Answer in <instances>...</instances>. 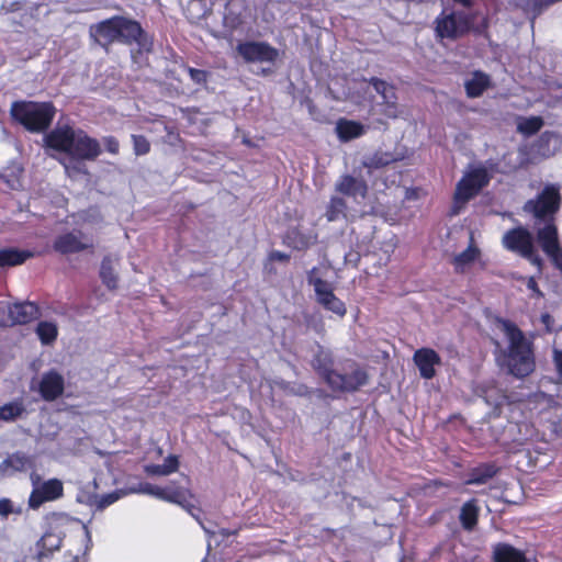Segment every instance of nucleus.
Segmentation results:
<instances>
[{
    "label": "nucleus",
    "instance_id": "0eeeda50",
    "mask_svg": "<svg viewBox=\"0 0 562 562\" xmlns=\"http://www.w3.org/2000/svg\"><path fill=\"white\" fill-rule=\"evenodd\" d=\"M143 492L160 501L177 504L187 509L191 515H193V510H199L193 504L194 496L191 491L176 481H170L165 486L146 483L143 486Z\"/></svg>",
    "mask_w": 562,
    "mask_h": 562
},
{
    "label": "nucleus",
    "instance_id": "2f4dec72",
    "mask_svg": "<svg viewBox=\"0 0 562 562\" xmlns=\"http://www.w3.org/2000/svg\"><path fill=\"white\" fill-rule=\"evenodd\" d=\"M498 472V468L494 463H482L472 469L469 473L467 484H485L493 479Z\"/></svg>",
    "mask_w": 562,
    "mask_h": 562
},
{
    "label": "nucleus",
    "instance_id": "4d7b16f0",
    "mask_svg": "<svg viewBox=\"0 0 562 562\" xmlns=\"http://www.w3.org/2000/svg\"><path fill=\"white\" fill-rule=\"evenodd\" d=\"M238 532H239V528H237V529L221 528L218 530V535L223 538H228L231 536H237Z\"/></svg>",
    "mask_w": 562,
    "mask_h": 562
},
{
    "label": "nucleus",
    "instance_id": "bb28decb",
    "mask_svg": "<svg viewBox=\"0 0 562 562\" xmlns=\"http://www.w3.org/2000/svg\"><path fill=\"white\" fill-rule=\"evenodd\" d=\"M312 367L326 384L329 382V379H331V376L336 372L333 369V356L323 349L318 350L313 357Z\"/></svg>",
    "mask_w": 562,
    "mask_h": 562
},
{
    "label": "nucleus",
    "instance_id": "ea45409f",
    "mask_svg": "<svg viewBox=\"0 0 562 562\" xmlns=\"http://www.w3.org/2000/svg\"><path fill=\"white\" fill-rule=\"evenodd\" d=\"M480 256V249L471 241V244L457 255L453 259V263L456 268H463L472 262H474Z\"/></svg>",
    "mask_w": 562,
    "mask_h": 562
},
{
    "label": "nucleus",
    "instance_id": "20e7f679",
    "mask_svg": "<svg viewBox=\"0 0 562 562\" xmlns=\"http://www.w3.org/2000/svg\"><path fill=\"white\" fill-rule=\"evenodd\" d=\"M74 521H78L65 513H52L48 516V529L35 543V554L52 562L55 552L59 551L63 546V531L61 527L67 526Z\"/></svg>",
    "mask_w": 562,
    "mask_h": 562
},
{
    "label": "nucleus",
    "instance_id": "7ed1b4c3",
    "mask_svg": "<svg viewBox=\"0 0 562 562\" xmlns=\"http://www.w3.org/2000/svg\"><path fill=\"white\" fill-rule=\"evenodd\" d=\"M475 15L462 10H442L434 20V34L438 43L457 42L471 32L475 34L483 33L487 26V20L484 19L480 26H474Z\"/></svg>",
    "mask_w": 562,
    "mask_h": 562
},
{
    "label": "nucleus",
    "instance_id": "7c9ffc66",
    "mask_svg": "<svg viewBox=\"0 0 562 562\" xmlns=\"http://www.w3.org/2000/svg\"><path fill=\"white\" fill-rule=\"evenodd\" d=\"M490 86V76L481 70L474 71L472 78L464 82L465 93L471 99L481 97Z\"/></svg>",
    "mask_w": 562,
    "mask_h": 562
},
{
    "label": "nucleus",
    "instance_id": "58836bf2",
    "mask_svg": "<svg viewBox=\"0 0 562 562\" xmlns=\"http://www.w3.org/2000/svg\"><path fill=\"white\" fill-rule=\"evenodd\" d=\"M543 124L544 121L541 116L525 117L518 123L517 130L524 135L531 136L537 134Z\"/></svg>",
    "mask_w": 562,
    "mask_h": 562
},
{
    "label": "nucleus",
    "instance_id": "8fccbe9b",
    "mask_svg": "<svg viewBox=\"0 0 562 562\" xmlns=\"http://www.w3.org/2000/svg\"><path fill=\"white\" fill-rule=\"evenodd\" d=\"M369 83L372 86V88L375 90L376 93L385 92V89L390 86L385 80L372 77L369 79Z\"/></svg>",
    "mask_w": 562,
    "mask_h": 562
},
{
    "label": "nucleus",
    "instance_id": "f8f14e48",
    "mask_svg": "<svg viewBox=\"0 0 562 562\" xmlns=\"http://www.w3.org/2000/svg\"><path fill=\"white\" fill-rule=\"evenodd\" d=\"M502 245L508 251L518 254L521 257H530L535 246L533 236L524 226L513 227L503 235Z\"/></svg>",
    "mask_w": 562,
    "mask_h": 562
},
{
    "label": "nucleus",
    "instance_id": "c9c22d12",
    "mask_svg": "<svg viewBox=\"0 0 562 562\" xmlns=\"http://www.w3.org/2000/svg\"><path fill=\"white\" fill-rule=\"evenodd\" d=\"M80 544L82 549H79L77 553L72 554L71 551H68L67 554L70 555L71 560L69 562H87V555L92 548V538L91 533L86 525H82V535L80 537Z\"/></svg>",
    "mask_w": 562,
    "mask_h": 562
},
{
    "label": "nucleus",
    "instance_id": "3c124183",
    "mask_svg": "<svg viewBox=\"0 0 562 562\" xmlns=\"http://www.w3.org/2000/svg\"><path fill=\"white\" fill-rule=\"evenodd\" d=\"M290 255L279 251V250H272L269 254V260L270 261H281V262H288L290 260Z\"/></svg>",
    "mask_w": 562,
    "mask_h": 562
},
{
    "label": "nucleus",
    "instance_id": "09e8293b",
    "mask_svg": "<svg viewBox=\"0 0 562 562\" xmlns=\"http://www.w3.org/2000/svg\"><path fill=\"white\" fill-rule=\"evenodd\" d=\"M528 7L531 9L533 16H537L542 13L544 9L550 7L548 0H529Z\"/></svg>",
    "mask_w": 562,
    "mask_h": 562
},
{
    "label": "nucleus",
    "instance_id": "13d9d810",
    "mask_svg": "<svg viewBox=\"0 0 562 562\" xmlns=\"http://www.w3.org/2000/svg\"><path fill=\"white\" fill-rule=\"evenodd\" d=\"M541 323L547 327L548 331H551V324L553 323L552 316L549 313L541 315Z\"/></svg>",
    "mask_w": 562,
    "mask_h": 562
},
{
    "label": "nucleus",
    "instance_id": "603ef678",
    "mask_svg": "<svg viewBox=\"0 0 562 562\" xmlns=\"http://www.w3.org/2000/svg\"><path fill=\"white\" fill-rule=\"evenodd\" d=\"M162 465H166L167 469H172V473L176 472L179 468L178 457L173 454L168 456Z\"/></svg>",
    "mask_w": 562,
    "mask_h": 562
},
{
    "label": "nucleus",
    "instance_id": "9d476101",
    "mask_svg": "<svg viewBox=\"0 0 562 562\" xmlns=\"http://www.w3.org/2000/svg\"><path fill=\"white\" fill-rule=\"evenodd\" d=\"M316 268H313L308 272L307 281L314 286L317 302L326 310L339 317H344L347 314V307L344 301L335 295L331 284L321 278H314L313 274L316 272Z\"/></svg>",
    "mask_w": 562,
    "mask_h": 562
},
{
    "label": "nucleus",
    "instance_id": "e433bc0d",
    "mask_svg": "<svg viewBox=\"0 0 562 562\" xmlns=\"http://www.w3.org/2000/svg\"><path fill=\"white\" fill-rule=\"evenodd\" d=\"M25 412V407L22 402L13 401L7 403L0 407V420L14 422L16 418L22 416Z\"/></svg>",
    "mask_w": 562,
    "mask_h": 562
},
{
    "label": "nucleus",
    "instance_id": "37998d69",
    "mask_svg": "<svg viewBox=\"0 0 562 562\" xmlns=\"http://www.w3.org/2000/svg\"><path fill=\"white\" fill-rule=\"evenodd\" d=\"M23 509L21 506H14L13 502L10 498H1L0 499V517L8 518L9 515H22Z\"/></svg>",
    "mask_w": 562,
    "mask_h": 562
},
{
    "label": "nucleus",
    "instance_id": "680f3d73",
    "mask_svg": "<svg viewBox=\"0 0 562 562\" xmlns=\"http://www.w3.org/2000/svg\"><path fill=\"white\" fill-rule=\"evenodd\" d=\"M535 286H536V282L533 280H530L529 288H535Z\"/></svg>",
    "mask_w": 562,
    "mask_h": 562
},
{
    "label": "nucleus",
    "instance_id": "39448f33",
    "mask_svg": "<svg viewBox=\"0 0 562 562\" xmlns=\"http://www.w3.org/2000/svg\"><path fill=\"white\" fill-rule=\"evenodd\" d=\"M561 205L560 186L558 183H549L544 186L535 199H530L525 203L524 210L539 221L553 222Z\"/></svg>",
    "mask_w": 562,
    "mask_h": 562
},
{
    "label": "nucleus",
    "instance_id": "a211bd4d",
    "mask_svg": "<svg viewBox=\"0 0 562 562\" xmlns=\"http://www.w3.org/2000/svg\"><path fill=\"white\" fill-rule=\"evenodd\" d=\"M368 184L364 179L356 178L351 175H342L335 184V191L344 196L361 198L362 200L368 195Z\"/></svg>",
    "mask_w": 562,
    "mask_h": 562
},
{
    "label": "nucleus",
    "instance_id": "c03bdc74",
    "mask_svg": "<svg viewBox=\"0 0 562 562\" xmlns=\"http://www.w3.org/2000/svg\"><path fill=\"white\" fill-rule=\"evenodd\" d=\"M223 23H224V27L228 29V35H225L224 37L232 38L234 31L237 30L241 25L243 21H241L240 15L225 14L224 19H223Z\"/></svg>",
    "mask_w": 562,
    "mask_h": 562
},
{
    "label": "nucleus",
    "instance_id": "bf43d9fd",
    "mask_svg": "<svg viewBox=\"0 0 562 562\" xmlns=\"http://www.w3.org/2000/svg\"><path fill=\"white\" fill-rule=\"evenodd\" d=\"M120 26H121L120 22H115V43L123 44V34H122Z\"/></svg>",
    "mask_w": 562,
    "mask_h": 562
},
{
    "label": "nucleus",
    "instance_id": "9b49d317",
    "mask_svg": "<svg viewBox=\"0 0 562 562\" xmlns=\"http://www.w3.org/2000/svg\"><path fill=\"white\" fill-rule=\"evenodd\" d=\"M76 135L68 155L69 159L77 162L95 161L102 154L100 140L81 128L77 130Z\"/></svg>",
    "mask_w": 562,
    "mask_h": 562
},
{
    "label": "nucleus",
    "instance_id": "dca6fc26",
    "mask_svg": "<svg viewBox=\"0 0 562 562\" xmlns=\"http://www.w3.org/2000/svg\"><path fill=\"white\" fill-rule=\"evenodd\" d=\"M37 391L45 402H54L64 394L65 379L57 370L50 369L43 373Z\"/></svg>",
    "mask_w": 562,
    "mask_h": 562
},
{
    "label": "nucleus",
    "instance_id": "052dcab7",
    "mask_svg": "<svg viewBox=\"0 0 562 562\" xmlns=\"http://www.w3.org/2000/svg\"><path fill=\"white\" fill-rule=\"evenodd\" d=\"M454 3L460 4L465 9H471L474 4L473 0H452Z\"/></svg>",
    "mask_w": 562,
    "mask_h": 562
},
{
    "label": "nucleus",
    "instance_id": "864d4df0",
    "mask_svg": "<svg viewBox=\"0 0 562 562\" xmlns=\"http://www.w3.org/2000/svg\"><path fill=\"white\" fill-rule=\"evenodd\" d=\"M553 261L554 266L562 271V247L560 246L558 251L548 255Z\"/></svg>",
    "mask_w": 562,
    "mask_h": 562
},
{
    "label": "nucleus",
    "instance_id": "de8ad7c7",
    "mask_svg": "<svg viewBox=\"0 0 562 562\" xmlns=\"http://www.w3.org/2000/svg\"><path fill=\"white\" fill-rule=\"evenodd\" d=\"M145 471L148 475L151 476H165L172 473V469H167L166 465L162 464H150L145 468Z\"/></svg>",
    "mask_w": 562,
    "mask_h": 562
},
{
    "label": "nucleus",
    "instance_id": "6e6552de",
    "mask_svg": "<svg viewBox=\"0 0 562 562\" xmlns=\"http://www.w3.org/2000/svg\"><path fill=\"white\" fill-rule=\"evenodd\" d=\"M33 490L27 499L29 508L36 510L43 504L54 502L64 496V484L59 479H49L40 483V476L36 473L31 474Z\"/></svg>",
    "mask_w": 562,
    "mask_h": 562
},
{
    "label": "nucleus",
    "instance_id": "f704fd0d",
    "mask_svg": "<svg viewBox=\"0 0 562 562\" xmlns=\"http://www.w3.org/2000/svg\"><path fill=\"white\" fill-rule=\"evenodd\" d=\"M100 279L109 290H115L117 288V276L110 256H104L101 261Z\"/></svg>",
    "mask_w": 562,
    "mask_h": 562
},
{
    "label": "nucleus",
    "instance_id": "1a4fd4ad",
    "mask_svg": "<svg viewBox=\"0 0 562 562\" xmlns=\"http://www.w3.org/2000/svg\"><path fill=\"white\" fill-rule=\"evenodd\" d=\"M235 50L246 64H273L279 58V50L265 41L238 42Z\"/></svg>",
    "mask_w": 562,
    "mask_h": 562
},
{
    "label": "nucleus",
    "instance_id": "a878e982",
    "mask_svg": "<svg viewBox=\"0 0 562 562\" xmlns=\"http://www.w3.org/2000/svg\"><path fill=\"white\" fill-rule=\"evenodd\" d=\"M493 562H528L524 551L505 542H498L493 547Z\"/></svg>",
    "mask_w": 562,
    "mask_h": 562
},
{
    "label": "nucleus",
    "instance_id": "4be33fe9",
    "mask_svg": "<svg viewBox=\"0 0 562 562\" xmlns=\"http://www.w3.org/2000/svg\"><path fill=\"white\" fill-rule=\"evenodd\" d=\"M537 239L542 250L549 255L558 251L560 247L558 227L554 221L544 222V226L537 232Z\"/></svg>",
    "mask_w": 562,
    "mask_h": 562
},
{
    "label": "nucleus",
    "instance_id": "cd10ccee",
    "mask_svg": "<svg viewBox=\"0 0 562 562\" xmlns=\"http://www.w3.org/2000/svg\"><path fill=\"white\" fill-rule=\"evenodd\" d=\"M316 235L311 236L303 233L299 227H292L285 233L283 243L295 250H305L316 243Z\"/></svg>",
    "mask_w": 562,
    "mask_h": 562
},
{
    "label": "nucleus",
    "instance_id": "c756f323",
    "mask_svg": "<svg viewBox=\"0 0 562 562\" xmlns=\"http://www.w3.org/2000/svg\"><path fill=\"white\" fill-rule=\"evenodd\" d=\"M34 460L32 457L23 452H14L9 454L0 464V470L5 472L11 470L12 472H25L34 468Z\"/></svg>",
    "mask_w": 562,
    "mask_h": 562
},
{
    "label": "nucleus",
    "instance_id": "2eb2a0df",
    "mask_svg": "<svg viewBox=\"0 0 562 562\" xmlns=\"http://www.w3.org/2000/svg\"><path fill=\"white\" fill-rule=\"evenodd\" d=\"M369 375L361 367H356L349 374L335 372L327 385L335 392L353 393L368 384Z\"/></svg>",
    "mask_w": 562,
    "mask_h": 562
},
{
    "label": "nucleus",
    "instance_id": "f03ea898",
    "mask_svg": "<svg viewBox=\"0 0 562 562\" xmlns=\"http://www.w3.org/2000/svg\"><path fill=\"white\" fill-rule=\"evenodd\" d=\"M57 109L52 101L16 100L11 103L10 117L26 132L46 133L52 126Z\"/></svg>",
    "mask_w": 562,
    "mask_h": 562
},
{
    "label": "nucleus",
    "instance_id": "6e6d98bb",
    "mask_svg": "<svg viewBox=\"0 0 562 562\" xmlns=\"http://www.w3.org/2000/svg\"><path fill=\"white\" fill-rule=\"evenodd\" d=\"M524 258L529 260L532 265H536L538 267H541V265H542V259L536 252L535 246L532 247V255L530 257H524Z\"/></svg>",
    "mask_w": 562,
    "mask_h": 562
},
{
    "label": "nucleus",
    "instance_id": "49530a36",
    "mask_svg": "<svg viewBox=\"0 0 562 562\" xmlns=\"http://www.w3.org/2000/svg\"><path fill=\"white\" fill-rule=\"evenodd\" d=\"M102 144L106 153L114 156L120 154V142L115 136L108 135L102 137Z\"/></svg>",
    "mask_w": 562,
    "mask_h": 562
},
{
    "label": "nucleus",
    "instance_id": "b1692460",
    "mask_svg": "<svg viewBox=\"0 0 562 562\" xmlns=\"http://www.w3.org/2000/svg\"><path fill=\"white\" fill-rule=\"evenodd\" d=\"M402 158L393 151H385L378 149L372 154L364 157L362 166L368 169L369 172L372 170L382 169L394 162L400 161Z\"/></svg>",
    "mask_w": 562,
    "mask_h": 562
},
{
    "label": "nucleus",
    "instance_id": "f3484780",
    "mask_svg": "<svg viewBox=\"0 0 562 562\" xmlns=\"http://www.w3.org/2000/svg\"><path fill=\"white\" fill-rule=\"evenodd\" d=\"M413 361L418 368L420 376L431 380L436 376V366L441 364V357L435 349L423 347L414 352Z\"/></svg>",
    "mask_w": 562,
    "mask_h": 562
},
{
    "label": "nucleus",
    "instance_id": "a19ab883",
    "mask_svg": "<svg viewBox=\"0 0 562 562\" xmlns=\"http://www.w3.org/2000/svg\"><path fill=\"white\" fill-rule=\"evenodd\" d=\"M132 143L136 156H144L150 151V143L144 135H132Z\"/></svg>",
    "mask_w": 562,
    "mask_h": 562
},
{
    "label": "nucleus",
    "instance_id": "5fc2aeb1",
    "mask_svg": "<svg viewBox=\"0 0 562 562\" xmlns=\"http://www.w3.org/2000/svg\"><path fill=\"white\" fill-rule=\"evenodd\" d=\"M553 361L559 376L562 379V350H554Z\"/></svg>",
    "mask_w": 562,
    "mask_h": 562
},
{
    "label": "nucleus",
    "instance_id": "a18cd8bd",
    "mask_svg": "<svg viewBox=\"0 0 562 562\" xmlns=\"http://www.w3.org/2000/svg\"><path fill=\"white\" fill-rule=\"evenodd\" d=\"M188 74L191 78V80L196 85H205L207 82V79L210 77V72L204 69H196L193 67L188 66L187 67Z\"/></svg>",
    "mask_w": 562,
    "mask_h": 562
},
{
    "label": "nucleus",
    "instance_id": "c85d7f7f",
    "mask_svg": "<svg viewBox=\"0 0 562 562\" xmlns=\"http://www.w3.org/2000/svg\"><path fill=\"white\" fill-rule=\"evenodd\" d=\"M479 516L480 507L477 505V499L471 498L467 501L462 505L459 514V520L462 528L467 531L474 530L479 522Z\"/></svg>",
    "mask_w": 562,
    "mask_h": 562
},
{
    "label": "nucleus",
    "instance_id": "412c9836",
    "mask_svg": "<svg viewBox=\"0 0 562 562\" xmlns=\"http://www.w3.org/2000/svg\"><path fill=\"white\" fill-rule=\"evenodd\" d=\"M35 256L30 249H20L16 247H4L0 249V268H12L22 266L29 259Z\"/></svg>",
    "mask_w": 562,
    "mask_h": 562
},
{
    "label": "nucleus",
    "instance_id": "72a5a7b5",
    "mask_svg": "<svg viewBox=\"0 0 562 562\" xmlns=\"http://www.w3.org/2000/svg\"><path fill=\"white\" fill-rule=\"evenodd\" d=\"M382 98L383 110L382 113L390 119H396L398 116L397 108V95L394 86L390 85L385 92L380 93Z\"/></svg>",
    "mask_w": 562,
    "mask_h": 562
},
{
    "label": "nucleus",
    "instance_id": "79ce46f5",
    "mask_svg": "<svg viewBox=\"0 0 562 562\" xmlns=\"http://www.w3.org/2000/svg\"><path fill=\"white\" fill-rule=\"evenodd\" d=\"M12 304L7 301H0V326H13Z\"/></svg>",
    "mask_w": 562,
    "mask_h": 562
},
{
    "label": "nucleus",
    "instance_id": "aec40b11",
    "mask_svg": "<svg viewBox=\"0 0 562 562\" xmlns=\"http://www.w3.org/2000/svg\"><path fill=\"white\" fill-rule=\"evenodd\" d=\"M92 247V243L81 241L80 238L71 232L57 236L53 243L54 250L60 255L77 254Z\"/></svg>",
    "mask_w": 562,
    "mask_h": 562
},
{
    "label": "nucleus",
    "instance_id": "423d86ee",
    "mask_svg": "<svg viewBox=\"0 0 562 562\" xmlns=\"http://www.w3.org/2000/svg\"><path fill=\"white\" fill-rule=\"evenodd\" d=\"M490 180L491 177L483 167L475 168L464 175L456 187L451 215H458L465 204L490 183Z\"/></svg>",
    "mask_w": 562,
    "mask_h": 562
},
{
    "label": "nucleus",
    "instance_id": "6ab92c4d",
    "mask_svg": "<svg viewBox=\"0 0 562 562\" xmlns=\"http://www.w3.org/2000/svg\"><path fill=\"white\" fill-rule=\"evenodd\" d=\"M115 22L116 15H113L90 26V36L105 49L115 43Z\"/></svg>",
    "mask_w": 562,
    "mask_h": 562
},
{
    "label": "nucleus",
    "instance_id": "4468645a",
    "mask_svg": "<svg viewBox=\"0 0 562 562\" xmlns=\"http://www.w3.org/2000/svg\"><path fill=\"white\" fill-rule=\"evenodd\" d=\"M116 22H120L123 34V44L132 45L136 43L145 52L153 48V40L148 36L140 23L134 19L123 15H116Z\"/></svg>",
    "mask_w": 562,
    "mask_h": 562
},
{
    "label": "nucleus",
    "instance_id": "393cba45",
    "mask_svg": "<svg viewBox=\"0 0 562 562\" xmlns=\"http://www.w3.org/2000/svg\"><path fill=\"white\" fill-rule=\"evenodd\" d=\"M13 325L29 324L41 316L40 307L33 302H22L12 304Z\"/></svg>",
    "mask_w": 562,
    "mask_h": 562
},
{
    "label": "nucleus",
    "instance_id": "f257e3e1",
    "mask_svg": "<svg viewBox=\"0 0 562 562\" xmlns=\"http://www.w3.org/2000/svg\"><path fill=\"white\" fill-rule=\"evenodd\" d=\"M494 323L508 341L507 347L497 357L498 364L516 379L530 376L537 369L533 340L527 338L518 325L510 319L496 316Z\"/></svg>",
    "mask_w": 562,
    "mask_h": 562
},
{
    "label": "nucleus",
    "instance_id": "473e14b6",
    "mask_svg": "<svg viewBox=\"0 0 562 562\" xmlns=\"http://www.w3.org/2000/svg\"><path fill=\"white\" fill-rule=\"evenodd\" d=\"M348 205L342 196H331L326 207L325 216L328 222H335L347 216Z\"/></svg>",
    "mask_w": 562,
    "mask_h": 562
},
{
    "label": "nucleus",
    "instance_id": "5701e85b",
    "mask_svg": "<svg viewBox=\"0 0 562 562\" xmlns=\"http://www.w3.org/2000/svg\"><path fill=\"white\" fill-rule=\"evenodd\" d=\"M335 131L338 139L347 143L364 135L367 128L361 122L341 117L337 121Z\"/></svg>",
    "mask_w": 562,
    "mask_h": 562
},
{
    "label": "nucleus",
    "instance_id": "ddd939ff",
    "mask_svg": "<svg viewBox=\"0 0 562 562\" xmlns=\"http://www.w3.org/2000/svg\"><path fill=\"white\" fill-rule=\"evenodd\" d=\"M43 146L57 153L69 155L72 142L76 140L77 130L70 124L57 125L44 133Z\"/></svg>",
    "mask_w": 562,
    "mask_h": 562
},
{
    "label": "nucleus",
    "instance_id": "4c0bfd02",
    "mask_svg": "<svg viewBox=\"0 0 562 562\" xmlns=\"http://www.w3.org/2000/svg\"><path fill=\"white\" fill-rule=\"evenodd\" d=\"M36 334L43 345H49L56 340L58 329L54 323L43 321L37 324Z\"/></svg>",
    "mask_w": 562,
    "mask_h": 562
}]
</instances>
